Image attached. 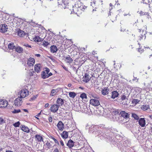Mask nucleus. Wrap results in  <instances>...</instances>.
Here are the masks:
<instances>
[{"instance_id": "obj_2", "label": "nucleus", "mask_w": 152, "mask_h": 152, "mask_svg": "<svg viewBox=\"0 0 152 152\" xmlns=\"http://www.w3.org/2000/svg\"><path fill=\"white\" fill-rule=\"evenodd\" d=\"M125 90H124V105H128L130 103V99H129V96L131 90V88L127 87L128 89H126V87H125Z\"/></svg>"}, {"instance_id": "obj_43", "label": "nucleus", "mask_w": 152, "mask_h": 152, "mask_svg": "<svg viewBox=\"0 0 152 152\" xmlns=\"http://www.w3.org/2000/svg\"><path fill=\"white\" fill-rule=\"evenodd\" d=\"M132 117L133 118H134L136 120H139V117L136 114L134 113H132Z\"/></svg>"}, {"instance_id": "obj_7", "label": "nucleus", "mask_w": 152, "mask_h": 152, "mask_svg": "<svg viewBox=\"0 0 152 152\" xmlns=\"http://www.w3.org/2000/svg\"><path fill=\"white\" fill-rule=\"evenodd\" d=\"M73 11L76 14H80L82 13V11L80 8L79 7L78 5H77L76 4L73 7Z\"/></svg>"}, {"instance_id": "obj_55", "label": "nucleus", "mask_w": 152, "mask_h": 152, "mask_svg": "<svg viewBox=\"0 0 152 152\" xmlns=\"http://www.w3.org/2000/svg\"><path fill=\"white\" fill-rule=\"evenodd\" d=\"M30 24L32 26H35V23L33 21V20H31V21L30 22Z\"/></svg>"}, {"instance_id": "obj_10", "label": "nucleus", "mask_w": 152, "mask_h": 152, "mask_svg": "<svg viewBox=\"0 0 152 152\" xmlns=\"http://www.w3.org/2000/svg\"><path fill=\"white\" fill-rule=\"evenodd\" d=\"M14 21V22H16V26L20 25L23 23V20L21 18H18L17 17H15Z\"/></svg>"}, {"instance_id": "obj_62", "label": "nucleus", "mask_w": 152, "mask_h": 152, "mask_svg": "<svg viewBox=\"0 0 152 152\" xmlns=\"http://www.w3.org/2000/svg\"><path fill=\"white\" fill-rule=\"evenodd\" d=\"M48 120L50 123H51L52 121V118L51 117L49 116L48 118Z\"/></svg>"}, {"instance_id": "obj_61", "label": "nucleus", "mask_w": 152, "mask_h": 152, "mask_svg": "<svg viewBox=\"0 0 152 152\" xmlns=\"http://www.w3.org/2000/svg\"><path fill=\"white\" fill-rule=\"evenodd\" d=\"M23 45L26 47H28V48H31V46L29 45L28 44H25Z\"/></svg>"}, {"instance_id": "obj_46", "label": "nucleus", "mask_w": 152, "mask_h": 152, "mask_svg": "<svg viewBox=\"0 0 152 152\" xmlns=\"http://www.w3.org/2000/svg\"><path fill=\"white\" fill-rule=\"evenodd\" d=\"M80 97L81 98L83 99H84L87 98V97L86 94L84 93H82L81 94Z\"/></svg>"}, {"instance_id": "obj_11", "label": "nucleus", "mask_w": 152, "mask_h": 152, "mask_svg": "<svg viewBox=\"0 0 152 152\" xmlns=\"http://www.w3.org/2000/svg\"><path fill=\"white\" fill-rule=\"evenodd\" d=\"M8 29L7 25L5 24H2L0 25V32L2 33H4L6 32Z\"/></svg>"}, {"instance_id": "obj_29", "label": "nucleus", "mask_w": 152, "mask_h": 152, "mask_svg": "<svg viewBox=\"0 0 152 152\" xmlns=\"http://www.w3.org/2000/svg\"><path fill=\"white\" fill-rule=\"evenodd\" d=\"M64 57L65 58V61L68 63L70 64L72 62V61H73V60L69 55L66 57Z\"/></svg>"}, {"instance_id": "obj_41", "label": "nucleus", "mask_w": 152, "mask_h": 152, "mask_svg": "<svg viewBox=\"0 0 152 152\" xmlns=\"http://www.w3.org/2000/svg\"><path fill=\"white\" fill-rule=\"evenodd\" d=\"M141 109L143 110H147L149 108V107L148 105H143L141 107Z\"/></svg>"}, {"instance_id": "obj_36", "label": "nucleus", "mask_w": 152, "mask_h": 152, "mask_svg": "<svg viewBox=\"0 0 152 152\" xmlns=\"http://www.w3.org/2000/svg\"><path fill=\"white\" fill-rule=\"evenodd\" d=\"M8 48L10 50H13L15 48V46L13 42L9 43L8 45Z\"/></svg>"}, {"instance_id": "obj_52", "label": "nucleus", "mask_w": 152, "mask_h": 152, "mask_svg": "<svg viewBox=\"0 0 152 152\" xmlns=\"http://www.w3.org/2000/svg\"><path fill=\"white\" fill-rule=\"evenodd\" d=\"M139 40H141L142 39H143V38H144V39H145L146 37L145 34H144V35L141 34L140 36H139Z\"/></svg>"}, {"instance_id": "obj_32", "label": "nucleus", "mask_w": 152, "mask_h": 152, "mask_svg": "<svg viewBox=\"0 0 152 152\" xmlns=\"http://www.w3.org/2000/svg\"><path fill=\"white\" fill-rule=\"evenodd\" d=\"M61 135L62 138L64 139L67 138L68 135V132L66 131H64Z\"/></svg>"}, {"instance_id": "obj_24", "label": "nucleus", "mask_w": 152, "mask_h": 152, "mask_svg": "<svg viewBox=\"0 0 152 152\" xmlns=\"http://www.w3.org/2000/svg\"><path fill=\"white\" fill-rule=\"evenodd\" d=\"M80 107L79 104V103H77L74 105L73 109L75 111H78L80 110Z\"/></svg>"}, {"instance_id": "obj_8", "label": "nucleus", "mask_w": 152, "mask_h": 152, "mask_svg": "<svg viewBox=\"0 0 152 152\" xmlns=\"http://www.w3.org/2000/svg\"><path fill=\"white\" fill-rule=\"evenodd\" d=\"M59 106L57 104H54L51 105L50 110L51 112L53 113L56 112L58 110Z\"/></svg>"}, {"instance_id": "obj_56", "label": "nucleus", "mask_w": 152, "mask_h": 152, "mask_svg": "<svg viewBox=\"0 0 152 152\" xmlns=\"http://www.w3.org/2000/svg\"><path fill=\"white\" fill-rule=\"evenodd\" d=\"M138 78H137V77H135L134 76V78L133 79V80L137 82L138 81Z\"/></svg>"}, {"instance_id": "obj_31", "label": "nucleus", "mask_w": 152, "mask_h": 152, "mask_svg": "<svg viewBox=\"0 0 152 152\" xmlns=\"http://www.w3.org/2000/svg\"><path fill=\"white\" fill-rule=\"evenodd\" d=\"M109 89L108 88H104L102 91V94L104 95H106L108 93Z\"/></svg>"}, {"instance_id": "obj_4", "label": "nucleus", "mask_w": 152, "mask_h": 152, "mask_svg": "<svg viewBox=\"0 0 152 152\" xmlns=\"http://www.w3.org/2000/svg\"><path fill=\"white\" fill-rule=\"evenodd\" d=\"M28 94V90L26 89H23L18 93V97L22 99L26 96Z\"/></svg>"}, {"instance_id": "obj_54", "label": "nucleus", "mask_w": 152, "mask_h": 152, "mask_svg": "<svg viewBox=\"0 0 152 152\" xmlns=\"http://www.w3.org/2000/svg\"><path fill=\"white\" fill-rule=\"evenodd\" d=\"M79 67H78V68L77 69H76V68L75 67H74V66H72V68L74 71H75L76 73L77 72L78 69H79Z\"/></svg>"}, {"instance_id": "obj_49", "label": "nucleus", "mask_w": 152, "mask_h": 152, "mask_svg": "<svg viewBox=\"0 0 152 152\" xmlns=\"http://www.w3.org/2000/svg\"><path fill=\"white\" fill-rule=\"evenodd\" d=\"M138 12L140 14V15L142 16L144 15H145L147 14V12H142L141 11H138Z\"/></svg>"}, {"instance_id": "obj_19", "label": "nucleus", "mask_w": 152, "mask_h": 152, "mask_svg": "<svg viewBox=\"0 0 152 152\" xmlns=\"http://www.w3.org/2000/svg\"><path fill=\"white\" fill-rule=\"evenodd\" d=\"M20 128L21 130L27 133H28L30 132L29 128L26 126L24 125H21L20 126Z\"/></svg>"}, {"instance_id": "obj_15", "label": "nucleus", "mask_w": 152, "mask_h": 152, "mask_svg": "<svg viewBox=\"0 0 152 152\" xmlns=\"http://www.w3.org/2000/svg\"><path fill=\"white\" fill-rule=\"evenodd\" d=\"M14 102L16 106H20L21 105L22 103V99L18 97V98H16Z\"/></svg>"}, {"instance_id": "obj_33", "label": "nucleus", "mask_w": 152, "mask_h": 152, "mask_svg": "<svg viewBox=\"0 0 152 152\" xmlns=\"http://www.w3.org/2000/svg\"><path fill=\"white\" fill-rule=\"evenodd\" d=\"M118 93L116 91H114L112 92L111 98L113 99H115L118 96Z\"/></svg>"}, {"instance_id": "obj_26", "label": "nucleus", "mask_w": 152, "mask_h": 152, "mask_svg": "<svg viewBox=\"0 0 152 152\" xmlns=\"http://www.w3.org/2000/svg\"><path fill=\"white\" fill-rule=\"evenodd\" d=\"M124 118L126 119L125 121L124 120V122L125 121V122H127L129 120V114L124 111Z\"/></svg>"}, {"instance_id": "obj_28", "label": "nucleus", "mask_w": 152, "mask_h": 152, "mask_svg": "<svg viewBox=\"0 0 152 152\" xmlns=\"http://www.w3.org/2000/svg\"><path fill=\"white\" fill-rule=\"evenodd\" d=\"M15 49L17 52L20 53H23V48L19 46H17L16 47H15Z\"/></svg>"}, {"instance_id": "obj_37", "label": "nucleus", "mask_w": 152, "mask_h": 152, "mask_svg": "<svg viewBox=\"0 0 152 152\" xmlns=\"http://www.w3.org/2000/svg\"><path fill=\"white\" fill-rule=\"evenodd\" d=\"M142 2L144 4H148L149 7L150 8L152 7L151 5V4H152V1H151V3L149 1V0H142Z\"/></svg>"}, {"instance_id": "obj_1", "label": "nucleus", "mask_w": 152, "mask_h": 152, "mask_svg": "<svg viewBox=\"0 0 152 152\" xmlns=\"http://www.w3.org/2000/svg\"><path fill=\"white\" fill-rule=\"evenodd\" d=\"M88 127L90 133L96 132L101 139H105L107 142H111L112 143L114 144V137L111 134L110 131L106 129L104 125L101 124L100 126L94 125L91 126L89 125L86 126V128L88 129Z\"/></svg>"}, {"instance_id": "obj_44", "label": "nucleus", "mask_w": 152, "mask_h": 152, "mask_svg": "<svg viewBox=\"0 0 152 152\" xmlns=\"http://www.w3.org/2000/svg\"><path fill=\"white\" fill-rule=\"evenodd\" d=\"M57 92V91L56 90L52 89L51 92L50 94V96H53L55 95Z\"/></svg>"}, {"instance_id": "obj_21", "label": "nucleus", "mask_w": 152, "mask_h": 152, "mask_svg": "<svg viewBox=\"0 0 152 152\" xmlns=\"http://www.w3.org/2000/svg\"><path fill=\"white\" fill-rule=\"evenodd\" d=\"M75 142L73 141L70 139L68 142L67 144V145L69 148H72L74 146Z\"/></svg>"}, {"instance_id": "obj_58", "label": "nucleus", "mask_w": 152, "mask_h": 152, "mask_svg": "<svg viewBox=\"0 0 152 152\" xmlns=\"http://www.w3.org/2000/svg\"><path fill=\"white\" fill-rule=\"evenodd\" d=\"M4 123V121L3 118L0 117V124H1Z\"/></svg>"}, {"instance_id": "obj_13", "label": "nucleus", "mask_w": 152, "mask_h": 152, "mask_svg": "<svg viewBox=\"0 0 152 152\" xmlns=\"http://www.w3.org/2000/svg\"><path fill=\"white\" fill-rule=\"evenodd\" d=\"M64 124L61 121L58 122L57 125L58 129L61 131H62L64 129Z\"/></svg>"}, {"instance_id": "obj_59", "label": "nucleus", "mask_w": 152, "mask_h": 152, "mask_svg": "<svg viewBox=\"0 0 152 152\" xmlns=\"http://www.w3.org/2000/svg\"><path fill=\"white\" fill-rule=\"evenodd\" d=\"M37 97V95L34 96L30 98V100H33L35 99Z\"/></svg>"}, {"instance_id": "obj_60", "label": "nucleus", "mask_w": 152, "mask_h": 152, "mask_svg": "<svg viewBox=\"0 0 152 152\" xmlns=\"http://www.w3.org/2000/svg\"><path fill=\"white\" fill-rule=\"evenodd\" d=\"M143 50L142 49H141V48L139 47V48L138 49V51L141 53L143 52Z\"/></svg>"}, {"instance_id": "obj_14", "label": "nucleus", "mask_w": 152, "mask_h": 152, "mask_svg": "<svg viewBox=\"0 0 152 152\" xmlns=\"http://www.w3.org/2000/svg\"><path fill=\"white\" fill-rule=\"evenodd\" d=\"M8 105V102L6 100L0 99V107H5Z\"/></svg>"}, {"instance_id": "obj_5", "label": "nucleus", "mask_w": 152, "mask_h": 152, "mask_svg": "<svg viewBox=\"0 0 152 152\" xmlns=\"http://www.w3.org/2000/svg\"><path fill=\"white\" fill-rule=\"evenodd\" d=\"M111 112L108 110L105 109H104L102 108L101 111L99 112V114L100 115H102L105 117H109Z\"/></svg>"}, {"instance_id": "obj_12", "label": "nucleus", "mask_w": 152, "mask_h": 152, "mask_svg": "<svg viewBox=\"0 0 152 152\" xmlns=\"http://www.w3.org/2000/svg\"><path fill=\"white\" fill-rule=\"evenodd\" d=\"M35 62V60L34 58H30L28 59L27 64L29 66H33Z\"/></svg>"}, {"instance_id": "obj_3", "label": "nucleus", "mask_w": 152, "mask_h": 152, "mask_svg": "<svg viewBox=\"0 0 152 152\" xmlns=\"http://www.w3.org/2000/svg\"><path fill=\"white\" fill-rule=\"evenodd\" d=\"M80 111L83 113H85L88 115H91L92 112L89 107H87L85 104L83 105L80 107Z\"/></svg>"}, {"instance_id": "obj_20", "label": "nucleus", "mask_w": 152, "mask_h": 152, "mask_svg": "<svg viewBox=\"0 0 152 152\" xmlns=\"http://www.w3.org/2000/svg\"><path fill=\"white\" fill-rule=\"evenodd\" d=\"M34 67L35 72L38 73L40 71L41 65L40 64H37L35 65Z\"/></svg>"}, {"instance_id": "obj_9", "label": "nucleus", "mask_w": 152, "mask_h": 152, "mask_svg": "<svg viewBox=\"0 0 152 152\" xmlns=\"http://www.w3.org/2000/svg\"><path fill=\"white\" fill-rule=\"evenodd\" d=\"M90 104L95 106H97L100 104V103L98 100L95 99H91L90 101Z\"/></svg>"}, {"instance_id": "obj_48", "label": "nucleus", "mask_w": 152, "mask_h": 152, "mask_svg": "<svg viewBox=\"0 0 152 152\" xmlns=\"http://www.w3.org/2000/svg\"><path fill=\"white\" fill-rule=\"evenodd\" d=\"M21 111L20 110V109L16 110L14 109V110L12 111V112L14 114H15L18 113H19Z\"/></svg>"}, {"instance_id": "obj_39", "label": "nucleus", "mask_w": 152, "mask_h": 152, "mask_svg": "<svg viewBox=\"0 0 152 152\" xmlns=\"http://www.w3.org/2000/svg\"><path fill=\"white\" fill-rule=\"evenodd\" d=\"M34 40L37 42H41L43 41V39L40 38L39 36H36L34 39Z\"/></svg>"}, {"instance_id": "obj_6", "label": "nucleus", "mask_w": 152, "mask_h": 152, "mask_svg": "<svg viewBox=\"0 0 152 152\" xmlns=\"http://www.w3.org/2000/svg\"><path fill=\"white\" fill-rule=\"evenodd\" d=\"M118 119L117 121L122 124H124V111H120V114H118Z\"/></svg>"}, {"instance_id": "obj_64", "label": "nucleus", "mask_w": 152, "mask_h": 152, "mask_svg": "<svg viewBox=\"0 0 152 152\" xmlns=\"http://www.w3.org/2000/svg\"><path fill=\"white\" fill-rule=\"evenodd\" d=\"M50 69L48 68H46L45 72H46V74L48 75L50 72Z\"/></svg>"}, {"instance_id": "obj_25", "label": "nucleus", "mask_w": 152, "mask_h": 152, "mask_svg": "<svg viewBox=\"0 0 152 152\" xmlns=\"http://www.w3.org/2000/svg\"><path fill=\"white\" fill-rule=\"evenodd\" d=\"M117 116L118 114H117V115H115L110 114V117L109 118L111 119V121H117V119H118Z\"/></svg>"}, {"instance_id": "obj_16", "label": "nucleus", "mask_w": 152, "mask_h": 152, "mask_svg": "<svg viewBox=\"0 0 152 152\" xmlns=\"http://www.w3.org/2000/svg\"><path fill=\"white\" fill-rule=\"evenodd\" d=\"M139 124L142 127H144L145 125V121L144 118H141L139 120Z\"/></svg>"}, {"instance_id": "obj_34", "label": "nucleus", "mask_w": 152, "mask_h": 152, "mask_svg": "<svg viewBox=\"0 0 152 152\" xmlns=\"http://www.w3.org/2000/svg\"><path fill=\"white\" fill-rule=\"evenodd\" d=\"M102 0H93V4H96V5H99V4H102Z\"/></svg>"}, {"instance_id": "obj_30", "label": "nucleus", "mask_w": 152, "mask_h": 152, "mask_svg": "<svg viewBox=\"0 0 152 152\" xmlns=\"http://www.w3.org/2000/svg\"><path fill=\"white\" fill-rule=\"evenodd\" d=\"M125 141H124V147H129L130 145V143L129 140L127 138H126Z\"/></svg>"}, {"instance_id": "obj_38", "label": "nucleus", "mask_w": 152, "mask_h": 152, "mask_svg": "<svg viewBox=\"0 0 152 152\" xmlns=\"http://www.w3.org/2000/svg\"><path fill=\"white\" fill-rule=\"evenodd\" d=\"M41 76L42 78L43 79L48 78V75L45 71H42V72Z\"/></svg>"}, {"instance_id": "obj_17", "label": "nucleus", "mask_w": 152, "mask_h": 152, "mask_svg": "<svg viewBox=\"0 0 152 152\" xmlns=\"http://www.w3.org/2000/svg\"><path fill=\"white\" fill-rule=\"evenodd\" d=\"M91 77L90 75L87 73L85 74L84 77H83V81L86 83L88 82L90 80Z\"/></svg>"}, {"instance_id": "obj_22", "label": "nucleus", "mask_w": 152, "mask_h": 152, "mask_svg": "<svg viewBox=\"0 0 152 152\" xmlns=\"http://www.w3.org/2000/svg\"><path fill=\"white\" fill-rule=\"evenodd\" d=\"M50 51L52 53H56L58 49L56 46L53 45L50 46Z\"/></svg>"}, {"instance_id": "obj_35", "label": "nucleus", "mask_w": 152, "mask_h": 152, "mask_svg": "<svg viewBox=\"0 0 152 152\" xmlns=\"http://www.w3.org/2000/svg\"><path fill=\"white\" fill-rule=\"evenodd\" d=\"M35 137L36 140H37L38 142H40L42 141H43V139L42 137L40 135L36 134L35 135Z\"/></svg>"}, {"instance_id": "obj_47", "label": "nucleus", "mask_w": 152, "mask_h": 152, "mask_svg": "<svg viewBox=\"0 0 152 152\" xmlns=\"http://www.w3.org/2000/svg\"><path fill=\"white\" fill-rule=\"evenodd\" d=\"M45 145L47 146V148L48 149H50L52 147V145L49 142H47L45 143Z\"/></svg>"}, {"instance_id": "obj_45", "label": "nucleus", "mask_w": 152, "mask_h": 152, "mask_svg": "<svg viewBox=\"0 0 152 152\" xmlns=\"http://www.w3.org/2000/svg\"><path fill=\"white\" fill-rule=\"evenodd\" d=\"M76 95V94L74 92H70L69 93V97L72 98H74Z\"/></svg>"}, {"instance_id": "obj_50", "label": "nucleus", "mask_w": 152, "mask_h": 152, "mask_svg": "<svg viewBox=\"0 0 152 152\" xmlns=\"http://www.w3.org/2000/svg\"><path fill=\"white\" fill-rule=\"evenodd\" d=\"M111 114L117 115V114H120V113H119L118 111L116 110H113L112 113H110Z\"/></svg>"}, {"instance_id": "obj_23", "label": "nucleus", "mask_w": 152, "mask_h": 152, "mask_svg": "<svg viewBox=\"0 0 152 152\" xmlns=\"http://www.w3.org/2000/svg\"><path fill=\"white\" fill-rule=\"evenodd\" d=\"M76 4L77 5H79L81 11H82V12L84 11V10L87 7L82 5V3L80 1H78L77 3H76Z\"/></svg>"}, {"instance_id": "obj_51", "label": "nucleus", "mask_w": 152, "mask_h": 152, "mask_svg": "<svg viewBox=\"0 0 152 152\" xmlns=\"http://www.w3.org/2000/svg\"><path fill=\"white\" fill-rule=\"evenodd\" d=\"M20 122L19 121H18L16 123H14V124H13V126L15 127H19V125H20Z\"/></svg>"}, {"instance_id": "obj_27", "label": "nucleus", "mask_w": 152, "mask_h": 152, "mask_svg": "<svg viewBox=\"0 0 152 152\" xmlns=\"http://www.w3.org/2000/svg\"><path fill=\"white\" fill-rule=\"evenodd\" d=\"M66 1L65 0H62V2L61 4L62 6V7L65 9L67 8V6L68 4Z\"/></svg>"}, {"instance_id": "obj_40", "label": "nucleus", "mask_w": 152, "mask_h": 152, "mask_svg": "<svg viewBox=\"0 0 152 152\" xmlns=\"http://www.w3.org/2000/svg\"><path fill=\"white\" fill-rule=\"evenodd\" d=\"M17 33L18 35L20 37H22L24 35L25 33L24 32L20 30H19L17 32Z\"/></svg>"}, {"instance_id": "obj_53", "label": "nucleus", "mask_w": 152, "mask_h": 152, "mask_svg": "<svg viewBox=\"0 0 152 152\" xmlns=\"http://www.w3.org/2000/svg\"><path fill=\"white\" fill-rule=\"evenodd\" d=\"M140 101L137 99H134L132 101V103L136 104Z\"/></svg>"}, {"instance_id": "obj_18", "label": "nucleus", "mask_w": 152, "mask_h": 152, "mask_svg": "<svg viewBox=\"0 0 152 152\" xmlns=\"http://www.w3.org/2000/svg\"><path fill=\"white\" fill-rule=\"evenodd\" d=\"M56 103L59 107L61 106L64 103V99L61 98H58L57 100Z\"/></svg>"}, {"instance_id": "obj_63", "label": "nucleus", "mask_w": 152, "mask_h": 152, "mask_svg": "<svg viewBox=\"0 0 152 152\" xmlns=\"http://www.w3.org/2000/svg\"><path fill=\"white\" fill-rule=\"evenodd\" d=\"M119 148H120L121 151L123 152L124 151V148H123V145H119Z\"/></svg>"}, {"instance_id": "obj_57", "label": "nucleus", "mask_w": 152, "mask_h": 152, "mask_svg": "<svg viewBox=\"0 0 152 152\" xmlns=\"http://www.w3.org/2000/svg\"><path fill=\"white\" fill-rule=\"evenodd\" d=\"M52 139L54 140L55 142L58 145L59 144V142L55 138L53 137L52 138Z\"/></svg>"}, {"instance_id": "obj_42", "label": "nucleus", "mask_w": 152, "mask_h": 152, "mask_svg": "<svg viewBox=\"0 0 152 152\" xmlns=\"http://www.w3.org/2000/svg\"><path fill=\"white\" fill-rule=\"evenodd\" d=\"M50 42L45 41V40L42 42V45L45 47H47L48 45H50Z\"/></svg>"}]
</instances>
